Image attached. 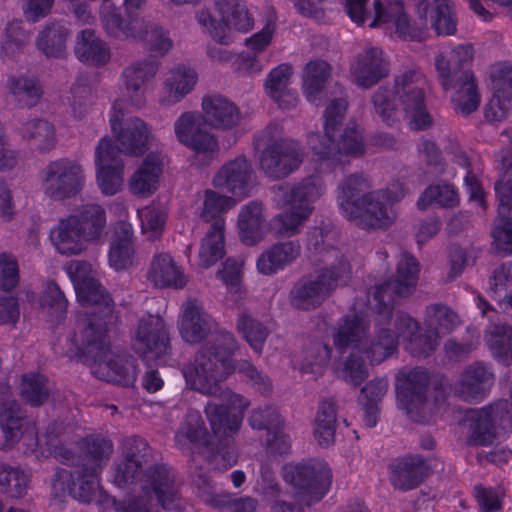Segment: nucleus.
I'll return each instance as SVG.
<instances>
[{
  "instance_id": "aec40b11",
  "label": "nucleus",
  "mask_w": 512,
  "mask_h": 512,
  "mask_svg": "<svg viewBox=\"0 0 512 512\" xmlns=\"http://www.w3.org/2000/svg\"><path fill=\"white\" fill-rule=\"evenodd\" d=\"M134 351L144 357L151 354L160 359L171 353V342L165 321L149 314L138 321L137 329L132 343Z\"/></svg>"
},
{
  "instance_id": "f257e3e1",
  "label": "nucleus",
  "mask_w": 512,
  "mask_h": 512,
  "mask_svg": "<svg viewBox=\"0 0 512 512\" xmlns=\"http://www.w3.org/2000/svg\"><path fill=\"white\" fill-rule=\"evenodd\" d=\"M420 265L410 253L403 252L397 263L395 278H388L375 286L374 335L363 344L360 352L365 355L370 365H379L398 353L399 333L394 328V296L411 295L418 284Z\"/></svg>"
},
{
  "instance_id": "b1692460",
  "label": "nucleus",
  "mask_w": 512,
  "mask_h": 512,
  "mask_svg": "<svg viewBox=\"0 0 512 512\" xmlns=\"http://www.w3.org/2000/svg\"><path fill=\"white\" fill-rule=\"evenodd\" d=\"M214 326L213 318L198 305L197 300H188L178 320L182 339L189 344L200 343L207 338Z\"/></svg>"
},
{
  "instance_id": "72a5a7b5",
  "label": "nucleus",
  "mask_w": 512,
  "mask_h": 512,
  "mask_svg": "<svg viewBox=\"0 0 512 512\" xmlns=\"http://www.w3.org/2000/svg\"><path fill=\"white\" fill-rule=\"evenodd\" d=\"M134 253L132 225L121 221L110 244L109 264L116 271L126 270L133 264Z\"/></svg>"
},
{
  "instance_id": "5701e85b",
  "label": "nucleus",
  "mask_w": 512,
  "mask_h": 512,
  "mask_svg": "<svg viewBox=\"0 0 512 512\" xmlns=\"http://www.w3.org/2000/svg\"><path fill=\"white\" fill-rule=\"evenodd\" d=\"M490 79L493 97L485 106L484 117L489 122H500L512 106V65L495 66Z\"/></svg>"
},
{
  "instance_id": "4d7b16f0",
  "label": "nucleus",
  "mask_w": 512,
  "mask_h": 512,
  "mask_svg": "<svg viewBox=\"0 0 512 512\" xmlns=\"http://www.w3.org/2000/svg\"><path fill=\"white\" fill-rule=\"evenodd\" d=\"M131 18H133V16L130 15L128 19ZM134 19L139 21L137 35L129 36L127 39L147 40L149 49L160 55H164L172 48V40L170 39L168 32L163 27L146 24L140 17H134ZM123 40H126V38Z\"/></svg>"
},
{
  "instance_id": "a878e982",
  "label": "nucleus",
  "mask_w": 512,
  "mask_h": 512,
  "mask_svg": "<svg viewBox=\"0 0 512 512\" xmlns=\"http://www.w3.org/2000/svg\"><path fill=\"white\" fill-rule=\"evenodd\" d=\"M428 470L426 460L421 455H405L390 464V482L395 489L410 491L425 480Z\"/></svg>"
},
{
  "instance_id": "423d86ee",
  "label": "nucleus",
  "mask_w": 512,
  "mask_h": 512,
  "mask_svg": "<svg viewBox=\"0 0 512 512\" xmlns=\"http://www.w3.org/2000/svg\"><path fill=\"white\" fill-rule=\"evenodd\" d=\"M419 75L418 70L408 69L395 77L392 89L381 86L374 93L372 102L375 111L387 125H392L395 120L396 98L410 116L413 129L422 131L432 125V116L426 109L425 92L415 86Z\"/></svg>"
},
{
  "instance_id": "473e14b6",
  "label": "nucleus",
  "mask_w": 512,
  "mask_h": 512,
  "mask_svg": "<svg viewBox=\"0 0 512 512\" xmlns=\"http://www.w3.org/2000/svg\"><path fill=\"white\" fill-rule=\"evenodd\" d=\"M148 279L159 288L182 289L187 284V278L168 253H160L153 257Z\"/></svg>"
},
{
  "instance_id": "20e7f679",
  "label": "nucleus",
  "mask_w": 512,
  "mask_h": 512,
  "mask_svg": "<svg viewBox=\"0 0 512 512\" xmlns=\"http://www.w3.org/2000/svg\"><path fill=\"white\" fill-rule=\"evenodd\" d=\"M347 108L348 103L345 99H333L324 112V135L316 133L309 137L317 163V172L332 173L341 164L342 156L357 158L363 156L366 151L363 136L358 131L355 121H349L340 139L336 140Z\"/></svg>"
},
{
  "instance_id": "f8f14e48",
  "label": "nucleus",
  "mask_w": 512,
  "mask_h": 512,
  "mask_svg": "<svg viewBox=\"0 0 512 512\" xmlns=\"http://www.w3.org/2000/svg\"><path fill=\"white\" fill-rule=\"evenodd\" d=\"M430 384V373L424 367H413L396 377L397 405L414 422L421 423L425 419Z\"/></svg>"
},
{
  "instance_id": "6ab92c4d",
  "label": "nucleus",
  "mask_w": 512,
  "mask_h": 512,
  "mask_svg": "<svg viewBox=\"0 0 512 512\" xmlns=\"http://www.w3.org/2000/svg\"><path fill=\"white\" fill-rule=\"evenodd\" d=\"M393 327L403 337L405 350L415 358H427L438 346V332L435 329L421 328L420 323L404 311L395 313Z\"/></svg>"
},
{
  "instance_id": "7ed1b4c3",
  "label": "nucleus",
  "mask_w": 512,
  "mask_h": 512,
  "mask_svg": "<svg viewBox=\"0 0 512 512\" xmlns=\"http://www.w3.org/2000/svg\"><path fill=\"white\" fill-rule=\"evenodd\" d=\"M371 187L363 173L346 177L338 188V204L345 216L363 229L388 227L394 220L393 204L404 198L408 189L399 180L386 189L361 193Z\"/></svg>"
},
{
  "instance_id": "0e129e2a",
  "label": "nucleus",
  "mask_w": 512,
  "mask_h": 512,
  "mask_svg": "<svg viewBox=\"0 0 512 512\" xmlns=\"http://www.w3.org/2000/svg\"><path fill=\"white\" fill-rule=\"evenodd\" d=\"M492 246L496 253L507 257L512 255V216L499 212L491 231Z\"/></svg>"
},
{
  "instance_id": "412c9836",
  "label": "nucleus",
  "mask_w": 512,
  "mask_h": 512,
  "mask_svg": "<svg viewBox=\"0 0 512 512\" xmlns=\"http://www.w3.org/2000/svg\"><path fill=\"white\" fill-rule=\"evenodd\" d=\"M495 382L492 367L475 361L467 365L454 385V392L464 402L478 404L490 393Z\"/></svg>"
},
{
  "instance_id": "a18cd8bd",
  "label": "nucleus",
  "mask_w": 512,
  "mask_h": 512,
  "mask_svg": "<svg viewBox=\"0 0 512 512\" xmlns=\"http://www.w3.org/2000/svg\"><path fill=\"white\" fill-rule=\"evenodd\" d=\"M459 79L461 86L452 97V103L457 114L467 117L478 109L481 97L472 71H464Z\"/></svg>"
},
{
  "instance_id": "69168bd1",
  "label": "nucleus",
  "mask_w": 512,
  "mask_h": 512,
  "mask_svg": "<svg viewBox=\"0 0 512 512\" xmlns=\"http://www.w3.org/2000/svg\"><path fill=\"white\" fill-rule=\"evenodd\" d=\"M100 475L101 472L92 471L81 466L75 476L73 498L82 503L92 502L96 496L97 490L100 488Z\"/></svg>"
},
{
  "instance_id": "8fccbe9b",
  "label": "nucleus",
  "mask_w": 512,
  "mask_h": 512,
  "mask_svg": "<svg viewBox=\"0 0 512 512\" xmlns=\"http://www.w3.org/2000/svg\"><path fill=\"white\" fill-rule=\"evenodd\" d=\"M8 87L21 107H34L43 94L39 80L33 76H11Z\"/></svg>"
},
{
  "instance_id": "4be33fe9",
  "label": "nucleus",
  "mask_w": 512,
  "mask_h": 512,
  "mask_svg": "<svg viewBox=\"0 0 512 512\" xmlns=\"http://www.w3.org/2000/svg\"><path fill=\"white\" fill-rule=\"evenodd\" d=\"M27 423L25 412L7 384H0V430L3 449L13 448L21 439Z\"/></svg>"
},
{
  "instance_id": "39448f33",
  "label": "nucleus",
  "mask_w": 512,
  "mask_h": 512,
  "mask_svg": "<svg viewBox=\"0 0 512 512\" xmlns=\"http://www.w3.org/2000/svg\"><path fill=\"white\" fill-rule=\"evenodd\" d=\"M237 347L231 332H220L214 341L199 349L192 363L184 367L187 384L202 394H213L218 384L236 370L233 355Z\"/></svg>"
},
{
  "instance_id": "cd10ccee",
  "label": "nucleus",
  "mask_w": 512,
  "mask_h": 512,
  "mask_svg": "<svg viewBox=\"0 0 512 512\" xmlns=\"http://www.w3.org/2000/svg\"><path fill=\"white\" fill-rule=\"evenodd\" d=\"M351 72L358 86L370 88L388 75L389 67L382 50L370 47L356 56Z\"/></svg>"
},
{
  "instance_id": "c85d7f7f",
  "label": "nucleus",
  "mask_w": 512,
  "mask_h": 512,
  "mask_svg": "<svg viewBox=\"0 0 512 512\" xmlns=\"http://www.w3.org/2000/svg\"><path fill=\"white\" fill-rule=\"evenodd\" d=\"M301 254V245L297 240L277 242L262 252L256 261L259 273L274 275L293 263Z\"/></svg>"
},
{
  "instance_id": "ea45409f",
  "label": "nucleus",
  "mask_w": 512,
  "mask_h": 512,
  "mask_svg": "<svg viewBox=\"0 0 512 512\" xmlns=\"http://www.w3.org/2000/svg\"><path fill=\"white\" fill-rule=\"evenodd\" d=\"M366 331L367 326L360 315L346 314L338 322V328L333 336L334 345L339 350L357 348Z\"/></svg>"
},
{
  "instance_id": "4468645a",
  "label": "nucleus",
  "mask_w": 512,
  "mask_h": 512,
  "mask_svg": "<svg viewBox=\"0 0 512 512\" xmlns=\"http://www.w3.org/2000/svg\"><path fill=\"white\" fill-rule=\"evenodd\" d=\"M224 398L221 403L208 402L204 408L211 430L219 438H229L239 431L249 406L247 398L230 390Z\"/></svg>"
},
{
  "instance_id": "338daca9",
  "label": "nucleus",
  "mask_w": 512,
  "mask_h": 512,
  "mask_svg": "<svg viewBox=\"0 0 512 512\" xmlns=\"http://www.w3.org/2000/svg\"><path fill=\"white\" fill-rule=\"evenodd\" d=\"M431 20L433 28L439 35H453L456 32L454 6L449 0H435Z\"/></svg>"
},
{
  "instance_id": "3c124183",
  "label": "nucleus",
  "mask_w": 512,
  "mask_h": 512,
  "mask_svg": "<svg viewBox=\"0 0 512 512\" xmlns=\"http://www.w3.org/2000/svg\"><path fill=\"white\" fill-rule=\"evenodd\" d=\"M40 306L50 322L60 323L66 318L68 300L55 281H48L40 298Z\"/></svg>"
},
{
  "instance_id": "680f3d73",
  "label": "nucleus",
  "mask_w": 512,
  "mask_h": 512,
  "mask_svg": "<svg viewBox=\"0 0 512 512\" xmlns=\"http://www.w3.org/2000/svg\"><path fill=\"white\" fill-rule=\"evenodd\" d=\"M458 324L457 314L442 304H432L427 306L425 313V325L429 329H435L438 332L449 333L454 330Z\"/></svg>"
},
{
  "instance_id": "f704fd0d",
  "label": "nucleus",
  "mask_w": 512,
  "mask_h": 512,
  "mask_svg": "<svg viewBox=\"0 0 512 512\" xmlns=\"http://www.w3.org/2000/svg\"><path fill=\"white\" fill-rule=\"evenodd\" d=\"M161 174L162 163L158 156L148 154L130 178L131 193L141 197L150 196L157 190Z\"/></svg>"
},
{
  "instance_id": "052dcab7",
  "label": "nucleus",
  "mask_w": 512,
  "mask_h": 512,
  "mask_svg": "<svg viewBox=\"0 0 512 512\" xmlns=\"http://www.w3.org/2000/svg\"><path fill=\"white\" fill-rule=\"evenodd\" d=\"M237 329L256 353L262 352L269 334L263 323L246 313H242L237 318Z\"/></svg>"
},
{
  "instance_id": "c03bdc74",
  "label": "nucleus",
  "mask_w": 512,
  "mask_h": 512,
  "mask_svg": "<svg viewBox=\"0 0 512 512\" xmlns=\"http://www.w3.org/2000/svg\"><path fill=\"white\" fill-rule=\"evenodd\" d=\"M69 30L65 25L53 22L40 32L36 40V47L46 57L62 58L66 53V41Z\"/></svg>"
},
{
  "instance_id": "13d9d810",
  "label": "nucleus",
  "mask_w": 512,
  "mask_h": 512,
  "mask_svg": "<svg viewBox=\"0 0 512 512\" xmlns=\"http://www.w3.org/2000/svg\"><path fill=\"white\" fill-rule=\"evenodd\" d=\"M206 448V460L214 470L226 471L237 463L238 453L233 440L229 438H220L215 444H207Z\"/></svg>"
},
{
  "instance_id": "e433bc0d",
  "label": "nucleus",
  "mask_w": 512,
  "mask_h": 512,
  "mask_svg": "<svg viewBox=\"0 0 512 512\" xmlns=\"http://www.w3.org/2000/svg\"><path fill=\"white\" fill-rule=\"evenodd\" d=\"M100 18L106 33L115 39H124L137 35L139 21L131 18L123 19L122 9L111 0H103L100 7Z\"/></svg>"
},
{
  "instance_id": "f3484780",
  "label": "nucleus",
  "mask_w": 512,
  "mask_h": 512,
  "mask_svg": "<svg viewBox=\"0 0 512 512\" xmlns=\"http://www.w3.org/2000/svg\"><path fill=\"white\" fill-rule=\"evenodd\" d=\"M96 179L105 196L117 194L123 184L124 162L112 139L103 137L95 151Z\"/></svg>"
},
{
  "instance_id": "09e8293b",
  "label": "nucleus",
  "mask_w": 512,
  "mask_h": 512,
  "mask_svg": "<svg viewBox=\"0 0 512 512\" xmlns=\"http://www.w3.org/2000/svg\"><path fill=\"white\" fill-rule=\"evenodd\" d=\"M337 412L332 399H324L320 402L315 418L314 436L319 445L329 446L334 441L336 431Z\"/></svg>"
},
{
  "instance_id": "49530a36",
  "label": "nucleus",
  "mask_w": 512,
  "mask_h": 512,
  "mask_svg": "<svg viewBox=\"0 0 512 512\" xmlns=\"http://www.w3.org/2000/svg\"><path fill=\"white\" fill-rule=\"evenodd\" d=\"M293 69L290 64L282 63L273 68L267 75L265 82V89L269 97H271L281 109H290L296 105L297 97L295 92L286 93L291 98L289 104H284L280 101L283 96V91L286 90Z\"/></svg>"
},
{
  "instance_id": "864d4df0",
  "label": "nucleus",
  "mask_w": 512,
  "mask_h": 512,
  "mask_svg": "<svg viewBox=\"0 0 512 512\" xmlns=\"http://www.w3.org/2000/svg\"><path fill=\"white\" fill-rule=\"evenodd\" d=\"M487 342L497 362L505 366L512 364V327L510 325H493Z\"/></svg>"
},
{
  "instance_id": "6e6552de",
  "label": "nucleus",
  "mask_w": 512,
  "mask_h": 512,
  "mask_svg": "<svg viewBox=\"0 0 512 512\" xmlns=\"http://www.w3.org/2000/svg\"><path fill=\"white\" fill-rule=\"evenodd\" d=\"M352 276L349 261L341 256L335 262L319 271L316 276H301L289 291L290 305L299 311L319 308L340 285H346Z\"/></svg>"
},
{
  "instance_id": "2f4dec72",
  "label": "nucleus",
  "mask_w": 512,
  "mask_h": 512,
  "mask_svg": "<svg viewBox=\"0 0 512 512\" xmlns=\"http://www.w3.org/2000/svg\"><path fill=\"white\" fill-rule=\"evenodd\" d=\"M503 404L493 403L471 411L469 443L475 446H489L495 438V422Z\"/></svg>"
},
{
  "instance_id": "5fc2aeb1",
  "label": "nucleus",
  "mask_w": 512,
  "mask_h": 512,
  "mask_svg": "<svg viewBox=\"0 0 512 512\" xmlns=\"http://www.w3.org/2000/svg\"><path fill=\"white\" fill-rule=\"evenodd\" d=\"M23 138L35 140L37 149L42 152H48L54 148L56 143L55 129L50 122L35 118L23 123L19 129Z\"/></svg>"
},
{
  "instance_id": "774afa93",
  "label": "nucleus",
  "mask_w": 512,
  "mask_h": 512,
  "mask_svg": "<svg viewBox=\"0 0 512 512\" xmlns=\"http://www.w3.org/2000/svg\"><path fill=\"white\" fill-rule=\"evenodd\" d=\"M284 421L276 409L272 405H265L252 410L249 417V425L256 430H266L267 434L276 428H281Z\"/></svg>"
},
{
  "instance_id": "393cba45",
  "label": "nucleus",
  "mask_w": 512,
  "mask_h": 512,
  "mask_svg": "<svg viewBox=\"0 0 512 512\" xmlns=\"http://www.w3.org/2000/svg\"><path fill=\"white\" fill-rule=\"evenodd\" d=\"M252 167L244 155L237 156L221 167L213 178V186L237 197H246L250 190Z\"/></svg>"
},
{
  "instance_id": "37998d69",
  "label": "nucleus",
  "mask_w": 512,
  "mask_h": 512,
  "mask_svg": "<svg viewBox=\"0 0 512 512\" xmlns=\"http://www.w3.org/2000/svg\"><path fill=\"white\" fill-rule=\"evenodd\" d=\"M51 388L47 376L40 372L22 374L20 396L31 407L42 406L50 397Z\"/></svg>"
},
{
  "instance_id": "9b49d317",
  "label": "nucleus",
  "mask_w": 512,
  "mask_h": 512,
  "mask_svg": "<svg viewBox=\"0 0 512 512\" xmlns=\"http://www.w3.org/2000/svg\"><path fill=\"white\" fill-rule=\"evenodd\" d=\"M213 4L221 16L220 21L212 15L209 9L199 10L195 17L198 24L216 42L227 44V32L230 28L243 33L252 30L254 18L245 0H213Z\"/></svg>"
},
{
  "instance_id": "4c0bfd02",
  "label": "nucleus",
  "mask_w": 512,
  "mask_h": 512,
  "mask_svg": "<svg viewBox=\"0 0 512 512\" xmlns=\"http://www.w3.org/2000/svg\"><path fill=\"white\" fill-rule=\"evenodd\" d=\"M263 206L260 202L246 204L238 216L239 235L242 243L248 246L257 244L263 237Z\"/></svg>"
},
{
  "instance_id": "0eeeda50",
  "label": "nucleus",
  "mask_w": 512,
  "mask_h": 512,
  "mask_svg": "<svg viewBox=\"0 0 512 512\" xmlns=\"http://www.w3.org/2000/svg\"><path fill=\"white\" fill-rule=\"evenodd\" d=\"M275 188L288 211L279 213L271 219L270 230L278 237L296 235L312 214L314 202L321 195V180L318 176L312 175L293 186L279 184Z\"/></svg>"
},
{
  "instance_id": "79ce46f5",
  "label": "nucleus",
  "mask_w": 512,
  "mask_h": 512,
  "mask_svg": "<svg viewBox=\"0 0 512 512\" xmlns=\"http://www.w3.org/2000/svg\"><path fill=\"white\" fill-rule=\"evenodd\" d=\"M197 79L196 71L185 65H178L172 69L170 76L164 84V89L168 93V99H164L163 102L167 104L179 102L192 91L197 83Z\"/></svg>"
},
{
  "instance_id": "bb28decb",
  "label": "nucleus",
  "mask_w": 512,
  "mask_h": 512,
  "mask_svg": "<svg viewBox=\"0 0 512 512\" xmlns=\"http://www.w3.org/2000/svg\"><path fill=\"white\" fill-rule=\"evenodd\" d=\"M375 16L369 24L371 28H376L382 24L393 23L396 33L403 40H418L421 37V31L413 27L404 12L402 0H387L384 5L381 0H374Z\"/></svg>"
},
{
  "instance_id": "de8ad7c7",
  "label": "nucleus",
  "mask_w": 512,
  "mask_h": 512,
  "mask_svg": "<svg viewBox=\"0 0 512 512\" xmlns=\"http://www.w3.org/2000/svg\"><path fill=\"white\" fill-rule=\"evenodd\" d=\"M331 75V66L328 62L316 59L309 61L304 69L303 90L306 99L315 103L318 94L323 90Z\"/></svg>"
},
{
  "instance_id": "bf43d9fd",
  "label": "nucleus",
  "mask_w": 512,
  "mask_h": 512,
  "mask_svg": "<svg viewBox=\"0 0 512 512\" xmlns=\"http://www.w3.org/2000/svg\"><path fill=\"white\" fill-rule=\"evenodd\" d=\"M107 370L105 380L123 387L134 386L136 381V365L133 360L114 357L104 363Z\"/></svg>"
},
{
  "instance_id": "6e6d98bb",
  "label": "nucleus",
  "mask_w": 512,
  "mask_h": 512,
  "mask_svg": "<svg viewBox=\"0 0 512 512\" xmlns=\"http://www.w3.org/2000/svg\"><path fill=\"white\" fill-rule=\"evenodd\" d=\"M433 203L444 208L457 206L459 203L457 189L446 183L429 185L421 193L416 204L419 210H426Z\"/></svg>"
},
{
  "instance_id": "f03ea898",
  "label": "nucleus",
  "mask_w": 512,
  "mask_h": 512,
  "mask_svg": "<svg viewBox=\"0 0 512 512\" xmlns=\"http://www.w3.org/2000/svg\"><path fill=\"white\" fill-rule=\"evenodd\" d=\"M74 289L79 304L88 310L77 319L80 330L79 334H74L72 342L79 356L102 362L110 352L109 332L120 320L115 302L95 278L80 281Z\"/></svg>"
},
{
  "instance_id": "c9c22d12",
  "label": "nucleus",
  "mask_w": 512,
  "mask_h": 512,
  "mask_svg": "<svg viewBox=\"0 0 512 512\" xmlns=\"http://www.w3.org/2000/svg\"><path fill=\"white\" fill-rule=\"evenodd\" d=\"M78 447L84 456L81 466L102 473L113 452L112 441L101 434H89L79 440Z\"/></svg>"
},
{
  "instance_id": "c756f323",
  "label": "nucleus",
  "mask_w": 512,
  "mask_h": 512,
  "mask_svg": "<svg viewBox=\"0 0 512 512\" xmlns=\"http://www.w3.org/2000/svg\"><path fill=\"white\" fill-rule=\"evenodd\" d=\"M74 52L80 62L95 68L105 66L111 59L110 47L92 29L78 34Z\"/></svg>"
},
{
  "instance_id": "7c9ffc66",
  "label": "nucleus",
  "mask_w": 512,
  "mask_h": 512,
  "mask_svg": "<svg viewBox=\"0 0 512 512\" xmlns=\"http://www.w3.org/2000/svg\"><path fill=\"white\" fill-rule=\"evenodd\" d=\"M159 65V59L156 56L150 55L123 70L122 77L124 78L132 105L140 107L144 103L140 90L146 82L154 78Z\"/></svg>"
},
{
  "instance_id": "58836bf2",
  "label": "nucleus",
  "mask_w": 512,
  "mask_h": 512,
  "mask_svg": "<svg viewBox=\"0 0 512 512\" xmlns=\"http://www.w3.org/2000/svg\"><path fill=\"white\" fill-rule=\"evenodd\" d=\"M202 108L214 127L232 128L240 120L238 107L220 95L204 97Z\"/></svg>"
},
{
  "instance_id": "e2e57ef3",
  "label": "nucleus",
  "mask_w": 512,
  "mask_h": 512,
  "mask_svg": "<svg viewBox=\"0 0 512 512\" xmlns=\"http://www.w3.org/2000/svg\"><path fill=\"white\" fill-rule=\"evenodd\" d=\"M235 204V201L228 196L220 195L213 190L205 191L203 210L201 217L205 222L217 223L222 220L225 223V213Z\"/></svg>"
},
{
  "instance_id": "ddd939ff",
  "label": "nucleus",
  "mask_w": 512,
  "mask_h": 512,
  "mask_svg": "<svg viewBox=\"0 0 512 512\" xmlns=\"http://www.w3.org/2000/svg\"><path fill=\"white\" fill-rule=\"evenodd\" d=\"M85 176L81 165L69 158L50 161L42 171V188L54 201L75 197L82 190Z\"/></svg>"
},
{
  "instance_id": "2eb2a0df",
  "label": "nucleus",
  "mask_w": 512,
  "mask_h": 512,
  "mask_svg": "<svg viewBox=\"0 0 512 512\" xmlns=\"http://www.w3.org/2000/svg\"><path fill=\"white\" fill-rule=\"evenodd\" d=\"M302 160L303 151L298 141L277 139L262 150L259 165L267 177L280 180L298 169Z\"/></svg>"
},
{
  "instance_id": "603ef678",
  "label": "nucleus",
  "mask_w": 512,
  "mask_h": 512,
  "mask_svg": "<svg viewBox=\"0 0 512 512\" xmlns=\"http://www.w3.org/2000/svg\"><path fill=\"white\" fill-rule=\"evenodd\" d=\"M208 432L199 413H189L177 430L174 440L176 446L184 450L187 445L208 444Z\"/></svg>"
},
{
  "instance_id": "a19ab883",
  "label": "nucleus",
  "mask_w": 512,
  "mask_h": 512,
  "mask_svg": "<svg viewBox=\"0 0 512 512\" xmlns=\"http://www.w3.org/2000/svg\"><path fill=\"white\" fill-rule=\"evenodd\" d=\"M224 234L225 228L222 220L211 224L200 246L199 261L201 267L209 268L224 257Z\"/></svg>"
},
{
  "instance_id": "1a4fd4ad",
  "label": "nucleus",
  "mask_w": 512,
  "mask_h": 512,
  "mask_svg": "<svg viewBox=\"0 0 512 512\" xmlns=\"http://www.w3.org/2000/svg\"><path fill=\"white\" fill-rule=\"evenodd\" d=\"M106 225V212L98 204H86L79 213L61 219L50 238L62 255H77L85 249V241L98 239Z\"/></svg>"
},
{
  "instance_id": "a211bd4d",
  "label": "nucleus",
  "mask_w": 512,
  "mask_h": 512,
  "mask_svg": "<svg viewBox=\"0 0 512 512\" xmlns=\"http://www.w3.org/2000/svg\"><path fill=\"white\" fill-rule=\"evenodd\" d=\"M175 134L180 143L193 150L196 154H203L213 159L219 145L216 137L206 130L203 117L196 112H185L175 122Z\"/></svg>"
},
{
  "instance_id": "dca6fc26",
  "label": "nucleus",
  "mask_w": 512,
  "mask_h": 512,
  "mask_svg": "<svg viewBox=\"0 0 512 512\" xmlns=\"http://www.w3.org/2000/svg\"><path fill=\"white\" fill-rule=\"evenodd\" d=\"M122 104L116 100L113 102L109 122L111 130L116 135L118 155L123 152L128 155H143L147 150V142L150 134L148 125L140 118L134 117L125 121Z\"/></svg>"
},
{
  "instance_id": "9d476101",
  "label": "nucleus",
  "mask_w": 512,
  "mask_h": 512,
  "mask_svg": "<svg viewBox=\"0 0 512 512\" xmlns=\"http://www.w3.org/2000/svg\"><path fill=\"white\" fill-rule=\"evenodd\" d=\"M282 476L286 483L297 490L307 506L320 502L332 484L331 468L326 461L317 458L285 464Z\"/></svg>"
}]
</instances>
